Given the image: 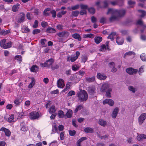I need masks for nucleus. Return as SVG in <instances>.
Here are the masks:
<instances>
[{
  "instance_id": "obj_56",
  "label": "nucleus",
  "mask_w": 146,
  "mask_h": 146,
  "mask_svg": "<svg viewBox=\"0 0 146 146\" xmlns=\"http://www.w3.org/2000/svg\"><path fill=\"white\" fill-rule=\"evenodd\" d=\"M50 13L52 15V17H53L54 18L56 16V12L55 10H53L50 11Z\"/></svg>"
},
{
  "instance_id": "obj_7",
  "label": "nucleus",
  "mask_w": 146,
  "mask_h": 146,
  "mask_svg": "<svg viewBox=\"0 0 146 146\" xmlns=\"http://www.w3.org/2000/svg\"><path fill=\"white\" fill-rule=\"evenodd\" d=\"M57 35L60 37L67 38L69 35V33L67 31H63L58 33Z\"/></svg>"
},
{
  "instance_id": "obj_39",
  "label": "nucleus",
  "mask_w": 146,
  "mask_h": 146,
  "mask_svg": "<svg viewBox=\"0 0 146 146\" xmlns=\"http://www.w3.org/2000/svg\"><path fill=\"white\" fill-rule=\"evenodd\" d=\"M141 60L143 61H146V55L144 53L141 54L140 56Z\"/></svg>"
},
{
  "instance_id": "obj_16",
  "label": "nucleus",
  "mask_w": 146,
  "mask_h": 146,
  "mask_svg": "<svg viewBox=\"0 0 146 146\" xmlns=\"http://www.w3.org/2000/svg\"><path fill=\"white\" fill-rule=\"evenodd\" d=\"M118 108H116L114 109L111 114V116L113 118H115L116 117L118 112Z\"/></svg>"
},
{
  "instance_id": "obj_32",
  "label": "nucleus",
  "mask_w": 146,
  "mask_h": 146,
  "mask_svg": "<svg viewBox=\"0 0 146 146\" xmlns=\"http://www.w3.org/2000/svg\"><path fill=\"white\" fill-rule=\"evenodd\" d=\"M71 84V83L70 82H68V83L66 85V88H64L62 91V92H65L68 90H69L70 87V86Z\"/></svg>"
},
{
  "instance_id": "obj_58",
  "label": "nucleus",
  "mask_w": 146,
  "mask_h": 146,
  "mask_svg": "<svg viewBox=\"0 0 146 146\" xmlns=\"http://www.w3.org/2000/svg\"><path fill=\"white\" fill-rule=\"evenodd\" d=\"M76 131L73 130V131L69 130V133L70 135L72 136L76 134Z\"/></svg>"
},
{
  "instance_id": "obj_42",
  "label": "nucleus",
  "mask_w": 146,
  "mask_h": 146,
  "mask_svg": "<svg viewBox=\"0 0 146 146\" xmlns=\"http://www.w3.org/2000/svg\"><path fill=\"white\" fill-rule=\"evenodd\" d=\"M14 103L15 104V106H19L21 103L20 102V100L19 99H15L14 100Z\"/></svg>"
},
{
  "instance_id": "obj_41",
  "label": "nucleus",
  "mask_w": 146,
  "mask_h": 146,
  "mask_svg": "<svg viewBox=\"0 0 146 146\" xmlns=\"http://www.w3.org/2000/svg\"><path fill=\"white\" fill-rule=\"evenodd\" d=\"M15 59L17 60L18 61H19V62H21L22 60V57L21 55H17L15 56Z\"/></svg>"
},
{
  "instance_id": "obj_5",
  "label": "nucleus",
  "mask_w": 146,
  "mask_h": 146,
  "mask_svg": "<svg viewBox=\"0 0 146 146\" xmlns=\"http://www.w3.org/2000/svg\"><path fill=\"white\" fill-rule=\"evenodd\" d=\"M39 117V115L38 112L33 111L30 113V118L31 119L34 120L37 119Z\"/></svg>"
},
{
  "instance_id": "obj_20",
  "label": "nucleus",
  "mask_w": 146,
  "mask_h": 146,
  "mask_svg": "<svg viewBox=\"0 0 146 146\" xmlns=\"http://www.w3.org/2000/svg\"><path fill=\"white\" fill-rule=\"evenodd\" d=\"M98 123L100 125L103 127H105L107 124L106 121L102 119H100Z\"/></svg>"
},
{
  "instance_id": "obj_30",
  "label": "nucleus",
  "mask_w": 146,
  "mask_h": 146,
  "mask_svg": "<svg viewBox=\"0 0 146 146\" xmlns=\"http://www.w3.org/2000/svg\"><path fill=\"white\" fill-rule=\"evenodd\" d=\"M94 80H95V77L94 76H93L91 78L86 77V81L88 82H93L94 81Z\"/></svg>"
},
{
  "instance_id": "obj_15",
  "label": "nucleus",
  "mask_w": 146,
  "mask_h": 146,
  "mask_svg": "<svg viewBox=\"0 0 146 146\" xmlns=\"http://www.w3.org/2000/svg\"><path fill=\"white\" fill-rule=\"evenodd\" d=\"M88 92L90 95L93 94L95 93V88L94 86H90L88 88Z\"/></svg>"
},
{
  "instance_id": "obj_35",
  "label": "nucleus",
  "mask_w": 146,
  "mask_h": 146,
  "mask_svg": "<svg viewBox=\"0 0 146 146\" xmlns=\"http://www.w3.org/2000/svg\"><path fill=\"white\" fill-rule=\"evenodd\" d=\"M6 41V40L5 39H3L2 40L0 43V46L1 47L4 48L5 45V42Z\"/></svg>"
},
{
  "instance_id": "obj_63",
  "label": "nucleus",
  "mask_w": 146,
  "mask_h": 146,
  "mask_svg": "<svg viewBox=\"0 0 146 146\" xmlns=\"http://www.w3.org/2000/svg\"><path fill=\"white\" fill-rule=\"evenodd\" d=\"M87 139V138L86 137H82L80 139H79L78 141L79 142H80V143H81L83 141L86 140Z\"/></svg>"
},
{
  "instance_id": "obj_2",
  "label": "nucleus",
  "mask_w": 146,
  "mask_h": 146,
  "mask_svg": "<svg viewBox=\"0 0 146 146\" xmlns=\"http://www.w3.org/2000/svg\"><path fill=\"white\" fill-rule=\"evenodd\" d=\"M78 97L80 102L86 101L88 98V95L87 92L84 90L81 91L78 93Z\"/></svg>"
},
{
  "instance_id": "obj_48",
  "label": "nucleus",
  "mask_w": 146,
  "mask_h": 146,
  "mask_svg": "<svg viewBox=\"0 0 146 146\" xmlns=\"http://www.w3.org/2000/svg\"><path fill=\"white\" fill-rule=\"evenodd\" d=\"M79 7V5L78 4H77L75 5L72 6L71 7V9L72 10H75L78 9Z\"/></svg>"
},
{
  "instance_id": "obj_33",
  "label": "nucleus",
  "mask_w": 146,
  "mask_h": 146,
  "mask_svg": "<svg viewBox=\"0 0 146 146\" xmlns=\"http://www.w3.org/2000/svg\"><path fill=\"white\" fill-rule=\"evenodd\" d=\"M8 121L9 122L11 123L15 121L14 115H11L8 118Z\"/></svg>"
},
{
  "instance_id": "obj_45",
  "label": "nucleus",
  "mask_w": 146,
  "mask_h": 146,
  "mask_svg": "<svg viewBox=\"0 0 146 146\" xmlns=\"http://www.w3.org/2000/svg\"><path fill=\"white\" fill-rule=\"evenodd\" d=\"M83 108L82 105H80L78 106L74 110V113H76L78 111L81 110Z\"/></svg>"
},
{
  "instance_id": "obj_55",
  "label": "nucleus",
  "mask_w": 146,
  "mask_h": 146,
  "mask_svg": "<svg viewBox=\"0 0 146 146\" xmlns=\"http://www.w3.org/2000/svg\"><path fill=\"white\" fill-rule=\"evenodd\" d=\"M143 66H141L139 68V75H141L142 73L143 72Z\"/></svg>"
},
{
  "instance_id": "obj_11",
  "label": "nucleus",
  "mask_w": 146,
  "mask_h": 146,
  "mask_svg": "<svg viewBox=\"0 0 146 146\" xmlns=\"http://www.w3.org/2000/svg\"><path fill=\"white\" fill-rule=\"evenodd\" d=\"M110 87V84L108 83L103 84L101 88V91L102 92H105L107 88Z\"/></svg>"
},
{
  "instance_id": "obj_62",
  "label": "nucleus",
  "mask_w": 146,
  "mask_h": 146,
  "mask_svg": "<svg viewBox=\"0 0 146 146\" xmlns=\"http://www.w3.org/2000/svg\"><path fill=\"white\" fill-rule=\"evenodd\" d=\"M139 11L142 14L141 15V17H143L145 16L146 15V12L145 11L142 10H139Z\"/></svg>"
},
{
  "instance_id": "obj_24",
  "label": "nucleus",
  "mask_w": 146,
  "mask_h": 146,
  "mask_svg": "<svg viewBox=\"0 0 146 146\" xmlns=\"http://www.w3.org/2000/svg\"><path fill=\"white\" fill-rule=\"evenodd\" d=\"M112 91V89L111 88H108L106 93V96L108 98H111V93Z\"/></svg>"
},
{
  "instance_id": "obj_9",
  "label": "nucleus",
  "mask_w": 146,
  "mask_h": 146,
  "mask_svg": "<svg viewBox=\"0 0 146 146\" xmlns=\"http://www.w3.org/2000/svg\"><path fill=\"white\" fill-rule=\"evenodd\" d=\"M0 131L4 132L5 133V135L8 137L10 136L11 135V132L10 131L4 127H2L0 129Z\"/></svg>"
},
{
  "instance_id": "obj_47",
  "label": "nucleus",
  "mask_w": 146,
  "mask_h": 146,
  "mask_svg": "<svg viewBox=\"0 0 146 146\" xmlns=\"http://www.w3.org/2000/svg\"><path fill=\"white\" fill-rule=\"evenodd\" d=\"M34 79L33 78H32L31 82L28 86V88H32L34 85Z\"/></svg>"
},
{
  "instance_id": "obj_22",
  "label": "nucleus",
  "mask_w": 146,
  "mask_h": 146,
  "mask_svg": "<svg viewBox=\"0 0 146 146\" xmlns=\"http://www.w3.org/2000/svg\"><path fill=\"white\" fill-rule=\"evenodd\" d=\"M137 139L138 141H141L142 139H146V135L143 134H141L138 135L137 137Z\"/></svg>"
},
{
  "instance_id": "obj_50",
  "label": "nucleus",
  "mask_w": 146,
  "mask_h": 146,
  "mask_svg": "<svg viewBox=\"0 0 146 146\" xmlns=\"http://www.w3.org/2000/svg\"><path fill=\"white\" fill-rule=\"evenodd\" d=\"M10 32V31L9 30H6V31H5V30H2L1 32V34L2 35H6L8 33H9Z\"/></svg>"
},
{
  "instance_id": "obj_43",
  "label": "nucleus",
  "mask_w": 146,
  "mask_h": 146,
  "mask_svg": "<svg viewBox=\"0 0 146 146\" xmlns=\"http://www.w3.org/2000/svg\"><path fill=\"white\" fill-rule=\"evenodd\" d=\"M58 114L59 117H63L64 116V113L62 110L59 111L58 112Z\"/></svg>"
},
{
  "instance_id": "obj_25",
  "label": "nucleus",
  "mask_w": 146,
  "mask_h": 146,
  "mask_svg": "<svg viewBox=\"0 0 146 146\" xmlns=\"http://www.w3.org/2000/svg\"><path fill=\"white\" fill-rule=\"evenodd\" d=\"M116 33L113 32L109 35L108 37V38L110 39L111 40L114 39V38L116 35Z\"/></svg>"
},
{
  "instance_id": "obj_61",
  "label": "nucleus",
  "mask_w": 146,
  "mask_h": 146,
  "mask_svg": "<svg viewBox=\"0 0 146 146\" xmlns=\"http://www.w3.org/2000/svg\"><path fill=\"white\" fill-rule=\"evenodd\" d=\"M64 132H61L60 134V138L61 140H63L64 139Z\"/></svg>"
},
{
  "instance_id": "obj_28",
  "label": "nucleus",
  "mask_w": 146,
  "mask_h": 146,
  "mask_svg": "<svg viewBox=\"0 0 146 146\" xmlns=\"http://www.w3.org/2000/svg\"><path fill=\"white\" fill-rule=\"evenodd\" d=\"M56 111V109L55 106H52L49 109V112L50 113H54Z\"/></svg>"
},
{
  "instance_id": "obj_10",
  "label": "nucleus",
  "mask_w": 146,
  "mask_h": 146,
  "mask_svg": "<svg viewBox=\"0 0 146 146\" xmlns=\"http://www.w3.org/2000/svg\"><path fill=\"white\" fill-rule=\"evenodd\" d=\"M103 103L104 104H107L110 106H112L114 104V102L113 100L111 99H107L103 101Z\"/></svg>"
},
{
  "instance_id": "obj_54",
  "label": "nucleus",
  "mask_w": 146,
  "mask_h": 146,
  "mask_svg": "<svg viewBox=\"0 0 146 146\" xmlns=\"http://www.w3.org/2000/svg\"><path fill=\"white\" fill-rule=\"evenodd\" d=\"M40 31L39 29H36L33 30V34L34 35L40 33Z\"/></svg>"
},
{
  "instance_id": "obj_52",
  "label": "nucleus",
  "mask_w": 146,
  "mask_h": 146,
  "mask_svg": "<svg viewBox=\"0 0 146 146\" xmlns=\"http://www.w3.org/2000/svg\"><path fill=\"white\" fill-rule=\"evenodd\" d=\"M88 9L89 12L90 13L92 14H94L95 13V9L93 7H91L88 8Z\"/></svg>"
},
{
  "instance_id": "obj_3",
  "label": "nucleus",
  "mask_w": 146,
  "mask_h": 146,
  "mask_svg": "<svg viewBox=\"0 0 146 146\" xmlns=\"http://www.w3.org/2000/svg\"><path fill=\"white\" fill-rule=\"evenodd\" d=\"M25 18V15L24 13L22 12L17 17L16 21L18 23H21L24 22Z\"/></svg>"
},
{
  "instance_id": "obj_6",
  "label": "nucleus",
  "mask_w": 146,
  "mask_h": 146,
  "mask_svg": "<svg viewBox=\"0 0 146 146\" xmlns=\"http://www.w3.org/2000/svg\"><path fill=\"white\" fill-rule=\"evenodd\" d=\"M137 69L132 68H129L126 69V72L130 75H133L136 74L137 72Z\"/></svg>"
},
{
  "instance_id": "obj_36",
  "label": "nucleus",
  "mask_w": 146,
  "mask_h": 146,
  "mask_svg": "<svg viewBox=\"0 0 146 146\" xmlns=\"http://www.w3.org/2000/svg\"><path fill=\"white\" fill-rule=\"evenodd\" d=\"M72 110H69L67 111L66 113V115L68 118H70L72 116Z\"/></svg>"
},
{
  "instance_id": "obj_23",
  "label": "nucleus",
  "mask_w": 146,
  "mask_h": 146,
  "mask_svg": "<svg viewBox=\"0 0 146 146\" xmlns=\"http://www.w3.org/2000/svg\"><path fill=\"white\" fill-rule=\"evenodd\" d=\"M102 40V38L101 36H96L94 38L95 42L96 44L99 43Z\"/></svg>"
},
{
  "instance_id": "obj_14",
  "label": "nucleus",
  "mask_w": 146,
  "mask_h": 146,
  "mask_svg": "<svg viewBox=\"0 0 146 146\" xmlns=\"http://www.w3.org/2000/svg\"><path fill=\"white\" fill-rule=\"evenodd\" d=\"M97 77L98 79L101 80H104L107 77V76L105 74H102L100 73L97 74Z\"/></svg>"
},
{
  "instance_id": "obj_46",
  "label": "nucleus",
  "mask_w": 146,
  "mask_h": 146,
  "mask_svg": "<svg viewBox=\"0 0 146 146\" xmlns=\"http://www.w3.org/2000/svg\"><path fill=\"white\" fill-rule=\"evenodd\" d=\"M50 10V9L49 8H48L45 9L44 11V14L46 16L49 15V13L48 12Z\"/></svg>"
},
{
  "instance_id": "obj_26",
  "label": "nucleus",
  "mask_w": 146,
  "mask_h": 146,
  "mask_svg": "<svg viewBox=\"0 0 146 146\" xmlns=\"http://www.w3.org/2000/svg\"><path fill=\"white\" fill-rule=\"evenodd\" d=\"M83 37L86 38H94V36L93 34H87L83 35Z\"/></svg>"
},
{
  "instance_id": "obj_18",
  "label": "nucleus",
  "mask_w": 146,
  "mask_h": 146,
  "mask_svg": "<svg viewBox=\"0 0 146 146\" xmlns=\"http://www.w3.org/2000/svg\"><path fill=\"white\" fill-rule=\"evenodd\" d=\"M72 37L74 38L77 39L78 41L81 40L82 38L80 35L78 33H74L72 35Z\"/></svg>"
},
{
  "instance_id": "obj_4",
  "label": "nucleus",
  "mask_w": 146,
  "mask_h": 146,
  "mask_svg": "<svg viewBox=\"0 0 146 146\" xmlns=\"http://www.w3.org/2000/svg\"><path fill=\"white\" fill-rule=\"evenodd\" d=\"M53 62V60L52 59H49L44 63H41L40 65L42 67H48L51 65Z\"/></svg>"
},
{
  "instance_id": "obj_13",
  "label": "nucleus",
  "mask_w": 146,
  "mask_h": 146,
  "mask_svg": "<svg viewBox=\"0 0 146 146\" xmlns=\"http://www.w3.org/2000/svg\"><path fill=\"white\" fill-rule=\"evenodd\" d=\"M80 55V52L79 51H77L76 53V56L72 55L70 58V61L72 62L75 61L78 58V57Z\"/></svg>"
},
{
  "instance_id": "obj_21",
  "label": "nucleus",
  "mask_w": 146,
  "mask_h": 146,
  "mask_svg": "<svg viewBox=\"0 0 146 146\" xmlns=\"http://www.w3.org/2000/svg\"><path fill=\"white\" fill-rule=\"evenodd\" d=\"M20 4L19 3H17L16 4L14 5L12 7V10L13 12L17 11L19 8Z\"/></svg>"
},
{
  "instance_id": "obj_29",
  "label": "nucleus",
  "mask_w": 146,
  "mask_h": 146,
  "mask_svg": "<svg viewBox=\"0 0 146 146\" xmlns=\"http://www.w3.org/2000/svg\"><path fill=\"white\" fill-rule=\"evenodd\" d=\"M5 45L4 48H8L11 47L12 45V42L11 41H10L7 43H5Z\"/></svg>"
},
{
  "instance_id": "obj_27",
  "label": "nucleus",
  "mask_w": 146,
  "mask_h": 146,
  "mask_svg": "<svg viewBox=\"0 0 146 146\" xmlns=\"http://www.w3.org/2000/svg\"><path fill=\"white\" fill-rule=\"evenodd\" d=\"M38 67L36 65L33 66L31 68V70L32 72H36L38 70Z\"/></svg>"
},
{
  "instance_id": "obj_38",
  "label": "nucleus",
  "mask_w": 146,
  "mask_h": 146,
  "mask_svg": "<svg viewBox=\"0 0 146 146\" xmlns=\"http://www.w3.org/2000/svg\"><path fill=\"white\" fill-rule=\"evenodd\" d=\"M52 131L54 133H56V132L58 133V128L56 125H54L53 126Z\"/></svg>"
},
{
  "instance_id": "obj_17",
  "label": "nucleus",
  "mask_w": 146,
  "mask_h": 146,
  "mask_svg": "<svg viewBox=\"0 0 146 146\" xmlns=\"http://www.w3.org/2000/svg\"><path fill=\"white\" fill-rule=\"evenodd\" d=\"M124 39L121 38L119 37H117L116 39V42L117 44L119 45H122L123 43Z\"/></svg>"
},
{
  "instance_id": "obj_60",
  "label": "nucleus",
  "mask_w": 146,
  "mask_h": 146,
  "mask_svg": "<svg viewBox=\"0 0 146 146\" xmlns=\"http://www.w3.org/2000/svg\"><path fill=\"white\" fill-rule=\"evenodd\" d=\"M41 25L42 27H45L48 25V23L47 22L43 21L41 23Z\"/></svg>"
},
{
  "instance_id": "obj_31",
  "label": "nucleus",
  "mask_w": 146,
  "mask_h": 146,
  "mask_svg": "<svg viewBox=\"0 0 146 146\" xmlns=\"http://www.w3.org/2000/svg\"><path fill=\"white\" fill-rule=\"evenodd\" d=\"M132 55H133L134 56L135 55V53L133 51H129L125 53L124 54V58H125V57L127 55L131 56Z\"/></svg>"
},
{
  "instance_id": "obj_44",
  "label": "nucleus",
  "mask_w": 146,
  "mask_h": 146,
  "mask_svg": "<svg viewBox=\"0 0 146 146\" xmlns=\"http://www.w3.org/2000/svg\"><path fill=\"white\" fill-rule=\"evenodd\" d=\"M81 9H84L86 10L87 9H88V6L87 5H84L83 4H81L80 5Z\"/></svg>"
},
{
  "instance_id": "obj_59",
  "label": "nucleus",
  "mask_w": 146,
  "mask_h": 146,
  "mask_svg": "<svg viewBox=\"0 0 146 146\" xmlns=\"http://www.w3.org/2000/svg\"><path fill=\"white\" fill-rule=\"evenodd\" d=\"M72 70L74 71H76L79 69V67L76 65H73L72 67Z\"/></svg>"
},
{
  "instance_id": "obj_49",
  "label": "nucleus",
  "mask_w": 146,
  "mask_h": 146,
  "mask_svg": "<svg viewBox=\"0 0 146 146\" xmlns=\"http://www.w3.org/2000/svg\"><path fill=\"white\" fill-rule=\"evenodd\" d=\"M106 50V47L105 44H103L101 46L100 50L102 52H104Z\"/></svg>"
},
{
  "instance_id": "obj_40",
  "label": "nucleus",
  "mask_w": 146,
  "mask_h": 146,
  "mask_svg": "<svg viewBox=\"0 0 146 146\" xmlns=\"http://www.w3.org/2000/svg\"><path fill=\"white\" fill-rule=\"evenodd\" d=\"M79 11H72V17H77L79 14Z\"/></svg>"
},
{
  "instance_id": "obj_34",
  "label": "nucleus",
  "mask_w": 146,
  "mask_h": 146,
  "mask_svg": "<svg viewBox=\"0 0 146 146\" xmlns=\"http://www.w3.org/2000/svg\"><path fill=\"white\" fill-rule=\"evenodd\" d=\"M84 131L86 133H92L93 129L90 127H87L84 129Z\"/></svg>"
},
{
  "instance_id": "obj_51",
  "label": "nucleus",
  "mask_w": 146,
  "mask_h": 146,
  "mask_svg": "<svg viewBox=\"0 0 146 146\" xmlns=\"http://www.w3.org/2000/svg\"><path fill=\"white\" fill-rule=\"evenodd\" d=\"M75 94V92L74 91H70L68 94L67 96H71L72 95Z\"/></svg>"
},
{
  "instance_id": "obj_12",
  "label": "nucleus",
  "mask_w": 146,
  "mask_h": 146,
  "mask_svg": "<svg viewBox=\"0 0 146 146\" xmlns=\"http://www.w3.org/2000/svg\"><path fill=\"white\" fill-rule=\"evenodd\" d=\"M57 85L59 88H63L64 86V80L62 79H59L57 81Z\"/></svg>"
},
{
  "instance_id": "obj_57",
  "label": "nucleus",
  "mask_w": 146,
  "mask_h": 146,
  "mask_svg": "<svg viewBox=\"0 0 146 146\" xmlns=\"http://www.w3.org/2000/svg\"><path fill=\"white\" fill-rule=\"evenodd\" d=\"M91 21L93 23H95L97 21V19L94 16H92L91 17Z\"/></svg>"
},
{
  "instance_id": "obj_37",
  "label": "nucleus",
  "mask_w": 146,
  "mask_h": 146,
  "mask_svg": "<svg viewBox=\"0 0 146 146\" xmlns=\"http://www.w3.org/2000/svg\"><path fill=\"white\" fill-rule=\"evenodd\" d=\"M129 90L131 91L133 93H135V92L137 90V89L134 88L132 86H129L128 88Z\"/></svg>"
},
{
  "instance_id": "obj_1",
  "label": "nucleus",
  "mask_w": 146,
  "mask_h": 146,
  "mask_svg": "<svg viewBox=\"0 0 146 146\" xmlns=\"http://www.w3.org/2000/svg\"><path fill=\"white\" fill-rule=\"evenodd\" d=\"M126 13V11L124 9L117 10L111 9H109L107 14L109 13L112 14L111 16L109 18L110 22H111L118 20L120 17L123 16Z\"/></svg>"
},
{
  "instance_id": "obj_64",
  "label": "nucleus",
  "mask_w": 146,
  "mask_h": 146,
  "mask_svg": "<svg viewBox=\"0 0 146 146\" xmlns=\"http://www.w3.org/2000/svg\"><path fill=\"white\" fill-rule=\"evenodd\" d=\"M80 13L81 15H83L84 14H86V11L85 10L82 9L80 11Z\"/></svg>"
},
{
  "instance_id": "obj_53",
  "label": "nucleus",
  "mask_w": 146,
  "mask_h": 146,
  "mask_svg": "<svg viewBox=\"0 0 146 146\" xmlns=\"http://www.w3.org/2000/svg\"><path fill=\"white\" fill-rule=\"evenodd\" d=\"M38 21L37 20H35L34 24H33V27L34 28H36L38 26Z\"/></svg>"
},
{
  "instance_id": "obj_8",
  "label": "nucleus",
  "mask_w": 146,
  "mask_h": 146,
  "mask_svg": "<svg viewBox=\"0 0 146 146\" xmlns=\"http://www.w3.org/2000/svg\"><path fill=\"white\" fill-rule=\"evenodd\" d=\"M146 118V113L142 114L139 118V122L140 125H141Z\"/></svg>"
},
{
  "instance_id": "obj_19",
  "label": "nucleus",
  "mask_w": 146,
  "mask_h": 146,
  "mask_svg": "<svg viewBox=\"0 0 146 146\" xmlns=\"http://www.w3.org/2000/svg\"><path fill=\"white\" fill-rule=\"evenodd\" d=\"M46 31L47 33H55L56 32V30L53 28L48 27L47 28Z\"/></svg>"
}]
</instances>
